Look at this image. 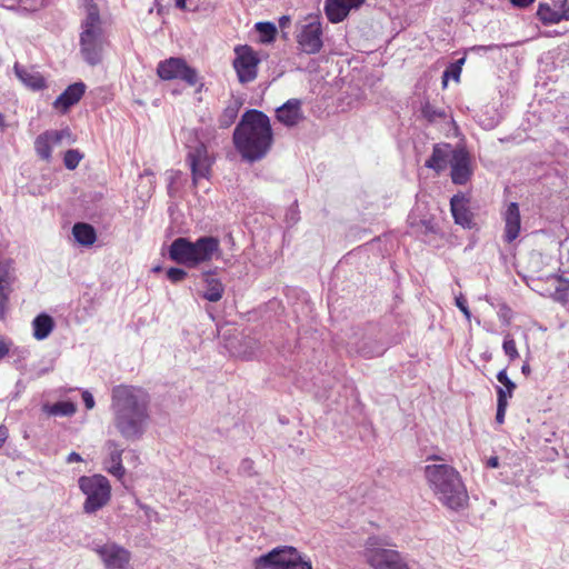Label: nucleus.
<instances>
[{
    "label": "nucleus",
    "mask_w": 569,
    "mask_h": 569,
    "mask_svg": "<svg viewBox=\"0 0 569 569\" xmlns=\"http://www.w3.org/2000/svg\"><path fill=\"white\" fill-rule=\"evenodd\" d=\"M451 213L457 224L471 229L473 227L472 212L468 208V200L463 194H455L450 200Z\"/></svg>",
    "instance_id": "20"
},
{
    "label": "nucleus",
    "mask_w": 569,
    "mask_h": 569,
    "mask_svg": "<svg viewBox=\"0 0 569 569\" xmlns=\"http://www.w3.org/2000/svg\"><path fill=\"white\" fill-rule=\"evenodd\" d=\"M82 158L83 154L79 150L70 149L64 153L63 163L67 169L74 170L79 166Z\"/></svg>",
    "instance_id": "36"
},
{
    "label": "nucleus",
    "mask_w": 569,
    "mask_h": 569,
    "mask_svg": "<svg viewBox=\"0 0 569 569\" xmlns=\"http://www.w3.org/2000/svg\"><path fill=\"white\" fill-rule=\"evenodd\" d=\"M72 233L74 239L83 246H91L97 239L94 228L84 222L76 223L72 228Z\"/></svg>",
    "instance_id": "28"
},
{
    "label": "nucleus",
    "mask_w": 569,
    "mask_h": 569,
    "mask_svg": "<svg viewBox=\"0 0 569 569\" xmlns=\"http://www.w3.org/2000/svg\"><path fill=\"white\" fill-rule=\"evenodd\" d=\"M157 73L162 80H182L189 86L198 82V72L190 67L182 58L171 57L160 61L157 67Z\"/></svg>",
    "instance_id": "9"
},
{
    "label": "nucleus",
    "mask_w": 569,
    "mask_h": 569,
    "mask_svg": "<svg viewBox=\"0 0 569 569\" xmlns=\"http://www.w3.org/2000/svg\"><path fill=\"white\" fill-rule=\"evenodd\" d=\"M14 73L18 79L28 88L32 90H40L46 87L44 78L40 72L33 69H27L16 63L13 67Z\"/></svg>",
    "instance_id": "24"
},
{
    "label": "nucleus",
    "mask_w": 569,
    "mask_h": 569,
    "mask_svg": "<svg viewBox=\"0 0 569 569\" xmlns=\"http://www.w3.org/2000/svg\"><path fill=\"white\" fill-rule=\"evenodd\" d=\"M455 151L456 148H452L449 143L436 144L431 157L426 161L425 166L441 172L450 164Z\"/></svg>",
    "instance_id": "21"
},
{
    "label": "nucleus",
    "mask_w": 569,
    "mask_h": 569,
    "mask_svg": "<svg viewBox=\"0 0 569 569\" xmlns=\"http://www.w3.org/2000/svg\"><path fill=\"white\" fill-rule=\"evenodd\" d=\"M276 118L287 127H293L303 119L301 101L299 99H289L282 106L277 108Z\"/></svg>",
    "instance_id": "17"
},
{
    "label": "nucleus",
    "mask_w": 569,
    "mask_h": 569,
    "mask_svg": "<svg viewBox=\"0 0 569 569\" xmlns=\"http://www.w3.org/2000/svg\"><path fill=\"white\" fill-rule=\"evenodd\" d=\"M66 461H67L68 463L80 462V461H82V458H81V456H80L79 453H77V452H74V451H73V452H70V453L68 455V457H67Z\"/></svg>",
    "instance_id": "47"
},
{
    "label": "nucleus",
    "mask_w": 569,
    "mask_h": 569,
    "mask_svg": "<svg viewBox=\"0 0 569 569\" xmlns=\"http://www.w3.org/2000/svg\"><path fill=\"white\" fill-rule=\"evenodd\" d=\"M252 357H253V353H252V352H250V353L246 355V358H247V359H250V358H252Z\"/></svg>",
    "instance_id": "57"
},
{
    "label": "nucleus",
    "mask_w": 569,
    "mask_h": 569,
    "mask_svg": "<svg viewBox=\"0 0 569 569\" xmlns=\"http://www.w3.org/2000/svg\"><path fill=\"white\" fill-rule=\"evenodd\" d=\"M456 306L459 308V310L465 315L467 320H470L471 313L467 306V301L462 295L459 297H456Z\"/></svg>",
    "instance_id": "41"
},
{
    "label": "nucleus",
    "mask_w": 569,
    "mask_h": 569,
    "mask_svg": "<svg viewBox=\"0 0 569 569\" xmlns=\"http://www.w3.org/2000/svg\"><path fill=\"white\" fill-rule=\"evenodd\" d=\"M82 400L88 410H91L94 407L93 396L89 391L82 392Z\"/></svg>",
    "instance_id": "43"
},
{
    "label": "nucleus",
    "mask_w": 569,
    "mask_h": 569,
    "mask_svg": "<svg viewBox=\"0 0 569 569\" xmlns=\"http://www.w3.org/2000/svg\"><path fill=\"white\" fill-rule=\"evenodd\" d=\"M241 468L244 471L250 470L252 468V461L249 460V459L243 460L242 463H241Z\"/></svg>",
    "instance_id": "51"
},
{
    "label": "nucleus",
    "mask_w": 569,
    "mask_h": 569,
    "mask_svg": "<svg viewBox=\"0 0 569 569\" xmlns=\"http://www.w3.org/2000/svg\"><path fill=\"white\" fill-rule=\"evenodd\" d=\"M535 0H511V3L516 7L525 8L531 4Z\"/></svg>",
    "instance_id": "49"
},
{
    "label": "nucleus",
    "mask_w": 569,
    "mask_h": 569,
    "mask_svg": "<svg viewBox=\"0 0 569 569\" xmlns=\"http://www.w3.org/2000/svg\"><path fill=\"white\" fill-rule=\"evenodd\" d=\"M80 491L86 496L82 509L93 515L104 508L111 499L110 481L102 475L81 476L78 479Z\"/></svg>",
    "instance_id": "7"
},
{
    "label": "nucleus",
    "mask_w": 569,
    "mask_h": 569,
    "mask_svg": "<svg viewBox=\"0 0 569 569\" xmlns=\"http://www.w3.org/2000/svg\"><path fill=\"white\" fill-rule=\"evenodd\" d=\"M149 395L141 388L117 386L112 389L114 427L127 440L140 439L149 423Z\"/></svg>",
    "instance_id": "1"
},
{
    "label": "nucleus",
    "mask_w": 569,
    "mask_h": 569,
    "mask_svg": "<svg viewBox=\"0 0 569 569\" xmlns=\"http://www.w3.org/2000/svg\"><path fill=\"white\" fill-rule=\"evenodd\" d=\"M422 222H423V224H426V229H427V230H431V229H432V228L429 226V224H430L429 222H428V223H427L426 221H422Z\"/></svg>",
    "instance_id": "56"
},
{
    "label": "nucleus",
    "mask_w": 569,
    "mask_h": 569,
    "mask_svg": "<svg viewBox=\"0 0 569 569\" xmlns=\"http://www.w3.org/2000/svg\"><path fill=\"white\" fill-rule=\"evenodd\" d=\"M10 342L0 338V360H2L10 352Z\"/></svg>",
    "instance_id": "44"
},
{
    "label": "nucleus",
    "mask_w": 569,
    "mask_h": 569,
    "mask_svg": "<svg viewBox=\"0 0 569 569\" xmlns=\"http://www.w3.org/2000/svg\"><path fill=\"white\" fill-rule=\"evenodd\" d=\"M425 476L429 487L438 500L451 510L463 509L468 505L469 496L460 473L446 463L428 465Z\"/></svg>",
    "instance_id": "3"
},
{
    "label": "nucleus",
    "mask_w": 569,
    "mask_h": 569,
    "mask_svg": "<svg viewBox=\"0 0 569 569\" xmlns=\"http://www.w3.org/2000/svg\"><path fill=\"white\" fill-rule=\"evenodd\" d=\"M497 396H498V403H497V413H496V421L498 423H503L505 421V413L507 408V392L503 388L497 387Z\"/></svg>",
    "instance_id": "34"
},
{
    "label": "nucleus",
    "mask_w": 569,
    "mask_h": 569,
    "mask_svg": "<svg viewBox=\"0 0 569 569\" xmlns=\"http://www.w3.org/2000/svg\"><path fill=\"white\" fill-rule=\"evenodd\" d=\"M365 0H326L325 12L332 23L341 22L347 18L351 9L359 8Z\"/></svg>",
    "instance_id": "16"
},
{
    "label": "nucleus",
    "mask_w": 569,
    "mask_h": 569,
    "mask_svg": "<svg viewBox=\"0 0 569 569\" xmlns=\"http://www.w3.org/2000/svg\"><path fill=\"white\" fill-rule=\"evenodd\" d=\"M461 67L460 66H451L449 70H446L443 72V84L447 83V78L452 77L453 79L458 80L460 77Z\"/></svg>",
    "instance_id": "42"
},
{
    "label": "nucleus",
    "mask_w": 569,
    "mask_h": 569,
    "mask_svg": "<svg viewBox=\"0 0 569 569\" xmlns=\"http://www.w3.org/2000/svg\"><path fill=\"white\" fill-rule=\"evenodd\" d=\"M42 409L49 416L60 417H70L77 410L76 405L71 401H58L53 405L47 403L42 407Z\"/></svg>",
    "instance_id": "29"
},
{
    "label": "nucleus",
    "mask_w": 569,
    "mask_h": 569,
    "mask_svg": "<svg viewBox=\"0 0 569 569\" xmlns=\"http://www.w3.org/2000/svg\"><path fill=\"white\" fill-rule=\"evenodd\" d=\"M167 277L171 282L177 283L182 281L187 277V272L180 268H170L167 271Z\"/></svg>",
    "instance_id": "40"
},
{
    "label": "nucleus",
    "mask_w": 569,
    "mask_h": 569,
    "mask_svg": "<svg viewBox=\"0 0 569 569\" xmlns=\"http://www.w3.org/2000/svg\"><path fill=\"white\" fill-rule=\"evenodd\" d=\"M502 349H503L506 356L509 357L510 361H513L519 357V353H518V350L516 347V341L509 335H507L505 337V340L502 343Z\"/></svg>",
    "instance_id": "37"
},
{
    "label": "nucleus",
    "mask_w": 569,
    "mask_h": 569,
    "mask_svg": "<svg viewBox=\"0 0 569 569\" xmlns=\"http://www.w3.org/2000/svg\"><path fill=\"white\" fill-rule=\"evenodd\" d=\"M107 569H123L130 561V552L114 543L107 542L96 549Z\"/></svg>",
    "instance_id": "13"
},
{
    "label": "nucleus",
    "mask_w": 569,
    "mask_h": 569,
    "mask_svg": "<svg viewBox=\"0 0 569 569\" xmlns=\"http://www.w3.org/2000/svg\"><path fill=\"white\" fill-rule=\"evenodd\" d=\"M488 468H498L499 467V458L497 456H492L487 460Z\"/></svg>",
    "instance_id": "48"
},
{
    "label": "nucleus",
    "mask_w": 569,
    "mask_h": 569,
    "mask_svg": "<svg viewBox=\"0 0 569 569\" xmlns=\"http://www.w3.org/2000/svg\"><path fill=\"white\" fill-rule=\"evenodd\" d=\"M86 91L83 82H76L70 84L53 102L56 109L67 111L70 107L76 104Z\"/></svg>",
    "instance_id": "23"
},
{
    "label": "nucleus",
    "mask_w": 569,
    "mask_h": 569,
    "mask_svg": "<svg viewBox=\"0 0 569 569\" xmlns=\"http://www.w3.org/2000/svg\"><path fill=\"white\" fill-rule=\"evenodd\" d=\"M236 58L233 68L238 80L241 83H248L257 78L258 64L260 62L257 53L249 46H237L234 48Z\"/></svg>",
    "instance_id": "10"
},
{
    "label": "nucleus",
    "mask_w": 569,
    "mask_h": 569,
    "mask_svg": "<svg viewBox=\"0 0 569 569\" xmlns=\"http://www.w3.org/2000/svg\"><path fill=\"white\" fill-rule=\"evenodd\" d=\"M290 22L289 17H281L279 20L280 27L283 28Z\"/></svg>",
    "instance_id": "52"
},
{
    "label": "nucleus",
    "mask_w": 569,
    "mask_h": 569,
    "mask_svg": "<svg viewBox=\"0 0 569 569\" xmlns=\"http://www.w3.org/2000/svg\"><path fill=\"white\" fill-rule=\"evenodd\" d=\"M386 348L383 345L371 338L363 339L360 343H350L348 352H356L363 358H373L383 355Z\"/></svg>",
    "instance_id": "25"
},
{
    "label": "nucleus",
    "mask_w": 569,
    "mask_h": 569,
    "mask_svg": "<svg viewBox=\"0 0 569 569\" xmlns=\"http://www.w3.org/2000/svg\"><path fill=\"white\" fill-rule=\"evenodd\" d=\"M392 547L387 535L369 536L363 543V557L372 569H411L407 558Z\"/></svg>",
    "instance_id": "6"
},
{
    "label": "nucleus",
    "mask_w": 569,
    "mask_h": 569,
    "mask_svg": "<svg viewBox=\"0 0 569 569\" xmlns=\"http://www.w3.org/2000/svg\"><path fill=\"white\" fill-rule=\"evenodd\" d=\"M239 107L234 103L228 106L219 118V124L221 128H229L237 119Z\"/></svg>",
    "instance_id": "33"
},
{
    "label": "nucleus",
    "mask_w": 569,
    "mask_h": 569,
    "mask_svg": "<svg viewBox=\"0 0 569 569\" xmlns=\"http://www.w3.org/2000/svg\"><path fill=\"white\" fill-rule=\"evenodd\" d=\"M256 569H312L292 547L273 549L256 560Z\"/></svg>",
    "instance_id": "8"
},
{
    "label": "nucleus",
    "mask_w": 569,
    "mask_h": 569,
    "mask_svg": "<svg viewBox=\"0 0 569 569\" xmlns=\"http://www.w3.org/2000/svg\"><path fill=\"white\" fill-rule=\"evenodd\" d=\"M203 281L206 283V290L203 291L202 297L211 302L219 301L224 292V287L221 281L211 273H204Z\"/></svg>",
    "instance_id": "26"
},
{
    "label": "nucleus",
    "mask_w": 569,
    "mask_h": 569,
    "mask_svg": "<svg viewBox=\"0 0 569 569\" xmlns=\"http://www.w3.org/2000/svg\"><path fill=\"white\" fill-rule=\"evenodd\" d=\"M273 141L270 119L262 111H246L233 132V142L241 157L254 162L262 159Z\"/></svg>",
    "instance_id": "2"
},
{
    "label": "nucleus",
    "mask_w": 569,
    "mask_h": 569,
    "mask_svg": "<svg viewBox=\"0 0 569 569\" xmlns=\"http://www.w3.org/2000/svg\"><path fill=\"white\" fill-rule=\"evenodd\" d=\"M521 371H522L523 375L528 376L530 373V366L528 363H525L521 367Z\"/></svg>",
    "instance_id": "53"
},
{
    "label": "nucleus",
    "mask_w": 569,
    "mask_h": 569,
    "mask_svg": "<svg viewBox=\"0 0 569 569\" xmlns=\"http://www.w3.org/2000/svg\"><path fill=\"white\" fill-rule=\"evenodd\" d=\"M497 380H498L501 385H503V386L506 387V389H507V390H505V391L507 392V399H508L509 397H511V396H512V391H513V390H515V388H516V385H515V382H512V381L509 379V377H508V375H507L506 369H502V370H500V371L498 372V375H497Z\"/></svg>",
    "instance_id": "38"
},
{
    "label": "nucleus",
    "mask_w": 569,
    "mask_h": 569,
    "mask_svg": "<svg viewBox=\"0 0 569 569\" xmlns=\"http://www.w3.org/2000/svg\"><path fill=\"white\" fill-rule=\"evenodd\" d=\"M219 249L220 242L214 237H201L194 242L179 237L170 244L169 257L177 263L196 267L212 260Z\"/></svg>",
    "instance_id": "5"
},
{
    "label": "nucleus",
    "mask_w": 569,
    "mask_h": 569,
    "mask_svg": "<svg viewBox=\"0 0 569 569\" xmlns=\"http://www.w3.org/2000/svg\"><path fill=\"white\" fill-rule=\"evenodd\" d=\"M537 16L543 24H555L562 20L569 21L567 0H563L558 8H552L548 3H540Z\"/></svg>",
    "instance_id": "19"
},
{
    "label": "nucleus",
    "mask_w": 569,
    "mask_h": 569,
    "mask_svg": "<svg viewBox=\"0 0 569 569\" xmlns=\"http://www.w3.org/2000/svg\"><path fill=\"white\" fill-rule=\"evenodd\" d=\"M465 62V58H461L460 60H458L457 64L456 66H460Z\"/></svg>",
    "instance_id": "55"
},
{
    "label": "nucleus",
    "mask_w": 569,
    "mask_h": 569,
    "mask_svg": "<svg viewBox=\"0 0 569 569\" xmlns=\"http://www.w3.org/2000/svg\"><path fill=\"white\" fill-rule=\"evenodd\" d=\"M13 279V260L0 258V318L7 311Z\"/></svg>",
    "instance_id": "15"
},
{
    "label": "nucleus",
    "mask_w": 569,
    "mask_h": 569,
    "mask_svg": "<svg viewBox=\"0 0 569 569\" xmlns=\"http://www.w3.org/2000/svg\"><path fill=\"white\" fill-rule=\"evenodd\" d=\"M32 326L33 337L37 340H43L48 338L51 331L53 330L54 322L49 315L41 313L33 319Z\"/></svg>",
    "instance_id": "27"
},
{
    "label": "nucleus",
    "mask_w": 569,
    "mask_h": 569,
    "mask_svg": "<svg viewBox=\"0 0 569 569\" xmlns=\"http://www.w3.org/2000/svg\"><path fill=\"white\" fill-rule=\"evenodd\" d=\"M53 142L47 132L39 134L34 141V149L37 154L43 160H50Z\"/></svg>",
    "instance_id": "30"
},
{
    "label": "nucleus",
    "mask_w": 569,
    "mask_h": 569,
    "mask_svg": "<svg viewBox=\"0 0 569 569\" xmlns=\"http://www.w3.org/2000/svg\"><path fill=\"white\" fill-rule=\"evenodd\" d=\"M86 17L80 24L79 50L82 59L89 66H97L102 61L107 36L98 6L92 0H84Z\"/></svg>",
    "instance_id": "4"
},
{
    "label": "nucleus",
    "mask_w": 569,
    "mask_h": 569,
    "mask_svg": "<svg viewBox=\"0 0 569 569\" xmlns=\"http://www.w3.org/2000/svg\"><path fill=\"white\" fill-rule=\"evenodd\" d=\"M498 48H499L498 44L473 46L472 48H470V50L473 51V52H477V53H481V52L492 51V50L498 49Z\"/></svg>",
    "instance_id": "45"
},
{
    "label": "nucleus",
    "mask_w": 569,
    "mask_h": 569,
    "mask_svg": "<svg viewBox=\"0 0 569 569\" xmlns=\"http://www.w3.org/2000/svg\"><path fill=\"white\" fill-rule=\"evenodd\" d=\"M56 146H70L76 142V137L72 134L69 128H63L61 130H48L46 131Z\"/></svg>",
    "instance_id": "31"
},
{
    "label": "nucleus",
    "mask_w": 569,
    "mask_h": 569,
    "mask_svg": "<svg viewBox=\"0 0 569 569\" xmlns=\"http://www.w3.org/2000/svg\"><path fill=\"white\" fill-rule=\"evenodd\" d=\"M106 447L109 451L108 458L104 460V469L118 479H122L126 469L122 465L123 449L114 440H108Z\"/></svg>",
    "instance_id": "18"
},
{
    "label": "nucleus",
    "mask_w": 569,
    "mask_h": 569,
    "mask_svg": "<svg viewBox=\"0 0 569 569\" xmlns=\"http://www.w3.org/2000/svg\"><path fill=\"white\" fill-rule=\"evenodd\" d=\"M7 438H8V430H7V428L3 427V426H0V448L6 442Z\"/></svg>",
    "instance_id": "50"
},
{
    "label": "nucleus",
    "mask_w": 569,
    "mask_h": 569,
    "mask_svg": "<svg viewBox=\"0 0 569 569\" xmlns=\"http://www.w3.org/2000/svg\"><path fill=\"white\" fill-rule=\"evenodd\" d=\"M204 0H176V7L181 10L196 11Z\"/></svg>",
    "instance_id": "39"
},
{
    "label": "nucleus",
    "mask_w": 569,
    "mask_h": 569,
    "mask_svg": "<svg viewBox=\"0 0 569 569\" xmlns=\"http://www.w3.org/2000/svg\"><path fill=\"white\" fill-rule=\"evenodd\" d=\"M256 30L258 31L262 43L272 42L277 34V28L271 22H258L256 23Z\"/></svg>",
    "instance_id": "32"
},
{
    "label": "nucleus",
    "mask_w": 569,
    "mask_h": 569,
    "mask_svg": "<svg viewBox=\"0 0 569 569\" xmlns=\"http://www.w3.org/2000/svg\"><path fill=\"white\" fill-rule=\"evenodd\" d=\"M186 160L191 169L193 183L209 178L213 160L204 143L198 142L196 146L189 147Z\"/></svg>",
    "instance_id": "11"
},
{
    "label": "nucleus",
    "mask_w": 569,
    "mask_h": 569,
    "mask_svg": "<svg viewBox=\"0 0 569 569\" xmlns=\"http://www.w3.org/2000/svg\"><path fill=\"white\" fill-rule=\"evenodd\" d=\"M505 233L503 239L510 243L517 239L520 232V211L516 202H510L503 213Z\"/></svg>",
    "instance_id": "22"
},
{
    "label": "nucleus",
    "mask_w": 569,
    "mask_h": 569,
    "mask_svg": "<svg viewBox=\"0 0 569 569\" xmlns=\"http://www.w3.org/2000/svg\"><path fill=\"white\" fill-rule=\"evenodd\" d=\"M298 48L307 54L318 53L322 46V27L318 21L305 24L297 34Z\"/></svg>",
    "instance_id": "12"
},
{
    "label": "nucleus",
    "mask_w": 569,
    "mask_h": 569,
    "mask_svg": "<svg viewBox=\"0 0 569 569\" xmlns=\"http://www.w3.org/2000/svg\"><path fill=\"white\" fill-rule=\"evenodd\" d=\"M287 220L290 221L291 223H296L299 220L298 210L296 206L289 209L287 213Z\"/></svg>",
    "instance_id": "46"
},
{
    "label": "nucleus",
    "mask_w": 569,
    "mask_h": 569,
    "mask_svg": "<svg viewBox=\"0 0 569 569\" xmlns=\"http://www.w3.org/2000/svg\"><path fill=\"white\" fill-rule=\"evenodd\" d=\"M421 112L423 118H426L429 122H435L438 119L446 118V112L443 109L436 108L429 102H426L422 106Z\"/></svg>",
    "instance_id": "35"
},
{
    "label": "nucleus",
    "mask_w": 569,
    "mask_h": 569,
    "mask_svg": "<svg viewBox=\"0 0 569 569\" xmlns=\"http://www.w3.org/2000/svg\"><path fill=\"white\" fill-rule=\"evenodd\" d=\"M450 167L452 182L455 184L467 183L472 174L470 153L463 147H457Z\"/></svg>",
    "instance_id": "14"
},
{
    "label": "nucleus",
    "mask_w": 569,
    "mask_h": 569,
    "mask_svg": "<svg viewBox=\"0 0 569 569\" xmlns=\"http://www.w3.org/2000/svg\"><path fill=\"white\" fill-rule=\"evenodd\" d=\"M4 128H6L4 116L0 112V130H3Z\"/></svg>",
    "instance_id": "54"
}]
</instances>
